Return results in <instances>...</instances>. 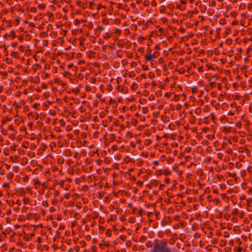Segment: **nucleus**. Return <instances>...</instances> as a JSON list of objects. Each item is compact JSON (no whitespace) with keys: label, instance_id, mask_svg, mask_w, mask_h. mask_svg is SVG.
I'll use <instances>...</instances> for the list:
<instances>
[{"label":"nucleus","instance_id":"obj_1","mask_svg":"<svg viewBox=\"0 0 252 252\" xmlns=\"http://www.w3.org/2000/svg\"><path fill=\"white\" fill-rule=\"evenodd\" d=\"M150 252H172L167 240H155Z\"/></svg>","mask_w":252,"mask_h":252},{"label":"nucleus","instance_id":"obj_2","mask_svg":"<svg viewBox=\"0 0 252 252\" xmlns=\"http://www.w3.org/2000/svg\"><path fill=\"white\" fill-rule=\"evenodd\" d=\"M158 55L159 53L158 52L155 51L154 53H152V54L146 55L145 56V58L147 61H151L154 58H157Z\"/></svg>","mask_w":252,"mask_h":252},{"label":"nucleus","instance_id":"obj_3","mask_svg":"<svg viewBox=\"0 0 252 252\" xmlns=\"http://www.w3.org/2000/svg\"><path fill=\"white\" fill-rule=\"evenodd\" d=\"M55 83L61 87L63 90H66L67 88V84L62 81V80H54Z\"/></svg>","mask_w":252,"mask_h":252},{"label":"nucleus","instance_id":"obj_4","mask_svg":"<svg viewBox=\"0 0 252 252\" xmlns=\"http://www.w3.org/2000/svg\"><path fill=\"white\" fill-rule=\"evenodd\" d=\"M125 83L122 87L121 85H119L116 87V89L120 91L121 93L123 94H126L127 91V87L126 86V80H125Z\"/></svg>","mask_w":252,"mask_h":252},{"label":"nucleus","instance_id":"obj_5","mask_svg":"<svg viewBox=\"0 0 252 252\" xmlns=\"http://www.w3.org/2000/svg\"><path fill=\"white\" fill-rule=\"evenodd\" d=\"M210 84L212 88H214L215 87L219 88V89L220 88V84L219 83L216 84L214 82H210Z\"/></svg>","mask_w":252,"mask_h":252},{"label":"nucleus","instance_id":"obj_6","mask_svg":"<svg viewBox=\"0 0 252 252\" xmlns=\"http://www.w3.org/2000/svg\"><path fill=\"white\" fill-rule=\"evenodd\" d=\"M11 56L12 57L15 58V59H17V58H18L19 57V55H18V53L17 52H15V51H13L11 53Z\"/></svg>","mask_w":252,"mask_h":252},{"label":"nucleus","instance_id":"obj_7","mask_svg":"<svg viewBox=\"0 0 252 252\" xmlns=\"http://www.w3.org/2000/svg\"><path fill=\"white\" fill-rule=\"evenodd\" d=\"M138 87V84L133 83L132 86H131V89L132 90H135Z\"/></svg>","mask_w":252,"mask_h":252},{"label":"nucleus","instance_id":"obj_8","mask_svg":"<svg viewBox=\"0 0 252 252\" xmlns=\"http://www.w3.org/2000/svg\"><path fill=\"white\" fill-rule=\"evenodd\" d=\"M235 58L236 60H240L241 58V57L240 56V53H237L235 55Z\"/></svg>","mask_w":252,"mask_h":252},{"label":"nucleus","instance_id":"obj_9","mask_svg":"<svg viewBox=\"0 0 252 252\" xmlns=\"http://www.w3.org/2000/svg\"><path fill=\"white\" fill-rule=\"evenodd\" d=\"M46 7V5L44 4H40L38 6V8L40 9H44Z\"/></svg>","mask_w":252,"mask_h":252},{"label":"nucleus","instance_id":"obj_10","mask_svg":"<svg viewBox=\"0 0 252 252\" xmlns=\"http://www.w3.org/2000/svg\"><path fill=\"white\" fill-rule=\"evenodd\" d=\"M39 106V104L36 103L33 104L32 105V107L35 109H37Z\"/></svg>","mask_w":252,"mask_h":252},{"label":"nucleus","instance_id":"obj_11","mask_svg":"<svg viewBox=\"0 0 252 252\" xmlns=\"http://www.w3.org/2000/svg\"><path fill=\"white\" fill-rule=\"evenodd\" d=\"M235 250L236 252H242V248L240 247H237L235 249Z\"/></svg>","mask_w":252,"mask_h":252},{"label":"nucleus","instance_id":"obj_12","mask_svg":"<svg viewBox=\"0 0 252 252\" xmlns=\"http://www.w3.org/2000/svg\"><path fill=\"white\" fill-rule=\"evenodd\" d=\"M19 50L22 52H23L24 51V50H25V47L21 45L19 47Z\"/></svg>","mask_w":252,"mask_h":252},{"label":"nucleus","instance_id":"obj_13","mask_svg":"<svg viewBox=\"0 0 252 252\" xmlns=\"http://www.w3.org/2000/svg\"><path fill=\"white\" fill-rule=\"evenodd\" d=\"M152 50L150 49V48H148L147 50V54L146 55H150L152 54Z\"/></svg>","mask_w":252,"mask_h":252},{"label":"nucleus","instance_id":"obj_14","mask_svg":"<svg viewBox=\"0 0 252 252\" xmlns=\"http://www.w3.org/2000/svg\"><path fill=\"white\" fill-rule=\"evenodd\" d=\"M10 36H12L13 37H15V32L14 31H11L10 32Z\"/></svg>","mask_w":252,"mask_h":252},{"label":"nucleus","instance_id":"obj_15","mask_svg":"<svg viewBox=\"0 0 252 252\" xmlns=\"http://www.w3.org/2000/svg\"><path fill=\"white\" fill-rule=\"evenodd\" d=\"M232 85H233V86L234 88H235L236 89H237L238 86V85L237 84V83L236 82H233L232 83Z\"/></svg>","mask_w":252,"mask_h":252},{"label":"nucleus","instance_id":"obj_16","mask_svg":"<svg viewBox=\"0 0 252 252\" xmlns=\"http://www.w3.org/2000/svg\"><path fill=\"white\" fill-rule=\"evenodd\" d=\"M31 11L32 12H36L37 9L35 7H32L31 8Z\"/></svg>","mask_w":252,"mask_h":252},{"label":"nucleus","instance_id":"obj_17","mask_svg":"<svg viewBox=\"0 0 252 252\" xmlns=\"http://www.w3.org/2000/svg\"><path fill=\"white\" fill-rule=\"evenodd\" d=\"M110 37V34H109L108 32H107V33L105 34V36H104V38L105 39H108V38H109Z\"/></svg>","mask_w":252,"mask_h":252},{"label":"nucleus","instance_id":"obj_18","mask_svg":"<svg viewBox=\"0 0 252 252\" xmlns=\"http://www.w3.org/2000/svg\"><path fill=\"white\" fill-rule=\"evenodd\" d=\"M240 86L242 87L243 88V89H244L245 87V82H243L241 83Z\"/></svg>","mask_w":252,"mask_h":252},{"label":"nucleus","instance_id":"obj_19","mask_svg":"<svg viewBox=\"0 0 252 252\" xmlns=\"http://www.w3.org/2000/svg\"><path fill=\"white\" fill-rule=\"evenodd\" d=\"M114 80H110V82H112V81H113ZM115 81H116V82L118 84H120V82H121L122 80H118V79H117V80H114Z\"/></svg>","mask_w":252,"mask_h":252},{"label":"nucleus","instance_id":"obj_20","mask_svg":"<svg viewBox=\"0 0 252 252\" xmlns=\"http://www.w3.org/2000/svg\"><path fill=\"white\" fill-rule=\"evenodd\" d=\"M121 32V30L119 29H117L115 32L116 33H117V34H120Z\"/></svg>","mask_w":252,"mask_h":252},{"label":"nucleus","instance_id":"obj_21","mask_svg":"<svg viewBox=\"0 0 252 252\" xmlns=\"http://www.w3.org/2000/svg\"><path fill=\"white\" fill-rule=\"evenodd\" d=\"M86 90L87 91L90 92L91 91V88L89 86H87Z\"/></svg>","mask_w":252,"mask_h":252},{"label":"nucleus","instance_id":"obj_22","mask_svg":"<svg viewBox=\"0 0 252 252\" xmlns=\"http://www.w3.org/2000/svg\"><path fill=\"white\" fill-rule=\"evenodd\" d=\"M142 69L143 70H146V69H148V67L146 65H142Z\"/></svg>","mask_w":252,"mask_h":252},{"label":"nucleus","instance_id":"obj_23","mask_svg":"<svg viewBox=\"0 0 252 252\" xmlns=\"http://www.w3.org/2000/svg\"><path fill=\"white\" fill-rule=\"evenodd\" d=\"M142 1V0H136V2L137 4H139L141 3Z\"/></svg>","mask_w":252,"mask_h":252},{"label":"nucleus","instance_id":"obj_24","mask_svg":"<svg viewBox=\"0 0 252 252\" xmlns=\"http://www.w3.org/2000/svg\"><path fill=\"white\" fill-rule=\"evenodd\" d=\"M18 45V43H14L12 44V46L14 48L16 47Z\"/></svg>","mask_w":252,"mask_h":252},{"label":"nucleus","instance_id":"obj_25","mask_svg":"<svg viewBox=\"0 0 252 252\" xmlns=\"http://www.w3.org/2000/svg\"><path fill=\"white\" fill-rule=\"evenodd\" d=\"M97 29L99 31H102L103 29V28L101 26H100L97 28Z\"/></svg>","mask_w":252,"mask_h":252},{"label":"nucleus","instance_id":"obj_26","mask_svg":"<svg viewBox=\"0 0 252 252\" xmlns=\"http://www.w3.org/2000/svg\"><path fill=\"white\" fill-rule=\"evenodd\" d=\"M155 50H159V47L158 46H156L155 47Z\"/></svg>","mask_w":252,"mask_h":252},{"label":"nucleus","instance_id":"obj_27","mask_svg":"<svg viewBox=\"0 0 252 252\" xmlns=\"http://www.w3.org/2000/svg\"><path fill=\"white\" fill-rule=\"evenodd\" d=\"M82 63H84V62L83 61H78V63L79 64H80Z\"/></svg>","mask_w":252,"mask_h":252},{"label":"nucleus","instance_id":"obj_28","mask_svg":"<svg viewBox=\"0 0 252 252\" xmlns=\"http://www.w3.org/2000/svg\"><path fill=\"white\" fill-rule=\"evenodd\" d=\"M238 51H239V53L241 54V49L240 48V49H238Z\"/></svg>","mask_w":252,"mask_h":252},{"label":"nucleus","instance_id":"obj_29","mask_svg":"<svg viewBox=\"0 0 252 252\" xmlns=\"http://www.w3.org/2000/svg\"><path fill=\"white\" fill-rule=\"evenodd\" d=\"M9 60H10V59H9L8 58H7V59H6V62H7L8 63H9Z\"/></svg>","mask_w":252,"mask_h":252},{"label":"nucleus","instance_id":"obj_30","mask_svg":"<svg viewBox=\"0 0 252 252\" xmlns=\"http://www.w3.org/2000/svg\"><path fill=\"white\" fill-rule=\"evenodd\" d=\"M146 246H147V247H148V248H149V247H152V245H148V244H147V245H146Z\"/></svg>","mask_w":252,"mask_h":252},{"label":"nucleus","instance_id":"obj_31","mask_svg":"<svg viewBox=\"0 0 252 252\" xmlns=\"http://www.w3.org/2000/svg\"><path fill=\"white\" fill-rule=\"evenodd\" d=\"M2 88H3L2 87H0V91H2Z\"/></svg>","mask_w":252,"mask_h":252},{"label":"nucleus","instance_id":"obj_32","mask_svg":"<svg viewBox=\"0 0 252 252\" xmlns=\"http://www.w3.org/2000/svg\"><path fill=\"white\" fill-rule=\"evenodd\" d=\"M95 80H96L93 79V82H92V83H94V82H95Z\"/></svg>","mask_w":252,"mask_h":252},{"label":"nucleus","instance_id":"obj_33","mask_svg":"<svg viewBox=\"0 0 252 252\" xmlns=\"http://www.w3.org/2000/svg\"><path fill=\"white\" fill-rule=\"evenodd\" d=\"M228 43H229V40H226V43H227V44H228Z\"/></svg>","mask_w":252,"mask_h":252},{"label":"nucleus","instance_id":"obj_34","mask_svg":"<svg viewBox=\"0 0 252 252\" xmlns=\"http://www.w3.org/2000/svg\"><path fill=\"white\" fill-rule=\"evenodd\" d=\"M228 43H229V40H226V43H227V44H228Z\"/></svg>","mask_w":252,"mask_h":252},{"label":"nucleus","instance_id":"obj_35","mask_svg":"<svg viewBox=\"0 0 252 252\" xmlns=\"http://www.w3.org/2000/svg\"><path fill=\"white\" fill-rule=\"evenodd\" d=\"M117 21L119 22V23H120V21H120V19H117Z\"/></svg>","mask_w":252,"mask_h":252},{"label":"nucleus","instance_id":"obj_36","mask_svg":"<svg viewBox=\"0 0 252 252\" xmlns=\"http://www.w3.org/2000/svg\"><path fill=\"white\" fill-rule=\"evenodd\" d=\"M152 84H153V85H155V82H152Z\"/></svg>","mask_w":252,"mask_h":252},{"label":"nucleus","instance_id":"obj_37","mask_svg":"<svg viewBox=\"0 0 252 252\" xmlns=\"http://www.w3.org/2000/svg\"><path fill=\"white\" fill-rule=\"evenodd\" d=\"M192 89V91H194V89H195V87H194H194H193Z\"/></svg>","mask_w":252,"mask_h":252},{"label":"nucleus","instance_id":"obj_38","mask_svg":"<svg viewBox=\"0 0 252 252\" xmlns=\"http://www.w3.org/2000/svg\"><path fill=\"white\" fill-rule=\"evenodd\" d=\"M157 161H156L155 163H154L155 165H157Z\"/></svg>","mask_w":252,"mask_h":252},{"label":"nucleus","instance_id":"obj_39","mask_svg":"<svg viewBox=\"0 0 252 252\" xmlns=\"http://www.w3.org/2000/svg\"><path fill=\"white\" fill-rule=\"evenodd\" d=\"M121 5V4H119V7L120 8V6Z\"/></svg>","mask_w":252,"mask_h":252},{"label":"nucleus","instance_id":"obj_40","mask_svg":"<svg viewBox=\"0 0 252 252\" xmlns=\"http://www.w3.org/2000/svg\"><path fill=\"white\" fill-rule=\"evenodd\" d=\"M16 79H21L20 78H19L18 77H16Z\"/></svg>","mask_w":252,"mask_h":252},{"label":"nucleus","instance_id":"obj_41","mask_svg":"<svg viewBox=\"0 0 252 252\" xmlns=\"http://www.w3.org/2000/svg\"><path fill=\"white\" fill-rule=\"evenodd\" d=\"M251 79H252V78H251Z\"/></svg>","mask_w":252,"mask_h":252}]
</instances>
